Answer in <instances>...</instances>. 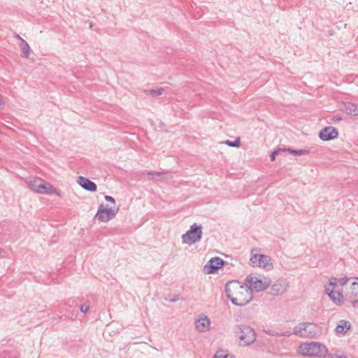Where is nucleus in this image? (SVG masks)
Returning <instances> with one entry per match:
<instances>
[{
  "label": "nucleus",
  "mask_w": 358,
  "mask_h": 358,
  "mask_svg": "<svg viewBox=\"0 0 358 358\" xmlns=\"http://www.w3.org/2000/svg\"><path fill=\"white\" fill-rule=\"evenodd\" d=\"M119 211L118 206H113L108 208V205L104 206L103 203L99 205L95 217L103 222H108L113 219Z\"/></svg>",
  "instance_id": "obj_6"
},
{
  "label": "nucleus",
  "mask_w": 358,
  "mask_h": 358,
  "mask_svg": "<svg viewBox=\"0 0 358 358\" xmlns=\"http://www.w3.org/2000/svg\"><path fill=\"white\" fill-rule=\"evenodd\" d=\"M258 266L266 268L268 270L272 268L273 265L271 263V257L265 255L259 256Z\"/></svg>",
  "instance_id": "obj_16"
},
{
  "label": "nucleus",
  "mask_w": 358,
  "mask_h": 358,
  "mask_svg": "<svg viewBox=\"0 0 358 358\" xmlns=\"http://www.w3.org/2000/svg\"><path fill=\"white\" fill-rule=\"evenodd\" d=\"M332 120L334 121H341L342 120V118L340 116L335 115V116H334Z\"/></svg>",
  "instance_id": "obj_36"
},
{
  "label": "nucleus",
  "mask_w": 358,
  "mask_h": 358,
  "mask_svg": "<svg viewBox=\"0 0 358 358\" xmlns=\"http://www.w3.org/2000/svg\"><path fill=\"white\" fill-rule=\"evenodd\" d=\"M245 281L249 283L248 287L250 288L252 292V290L259 292L266 289L271 282L268 279L265 278L264 280H262L252 275H248L245 278Z\"/></svg>",
  "instance_id": "obj_7"
},
{
  "label": "nucleus",
  "mask_w": 358,
  "mask_h": 358,
  "mask_svg": "<svg viewBox=\"0 0 358 358\" xmlns=\"http://www.w3.org/2000/svg\"><path fill=\"white\" fill-rule=\"evenodd\" d=\"M42 186L44 187V189H43V190H44V192H40L41 194H51L56 192L55 188L50 184L42 183Z\"/></svg>",
  "instance_id": "obj_25"
},
{
  "label": "nucleus",
  "mask_w": 358,
  "mask_h": 358,
  "mask_svg": "<svg viewBox=\"0 0 358 358\" xmlns=\"http://www.w3.org/2000/svg\"><path fill=\"white\" fill-rule=\"evenodd\" d=\"M282 150H283V149H280V148H279V149H276V150H275L274 151H273V152H271V155H270L271 161H272V162H273V161H274V160H275V155H276L278 152H283V151H282Z\"/></svg>",
  "instance_id": "obj_30"
},
{
  "label": "nucleus",
  "mask_w": 358,
  "mask_h": 358,
  "mask_svg": "<svg viewBox=\"0 0 358 358\" xmlns=\"http://www.w3.org/2000/svg\"><path fill=\"white\" fill-rule=\"evenodd\" d=\"M105 199H106V201H107L108 202L115 203V199L111 196H108V195L105 196Z\"/></svg>",
  "instance_id": "obj_34"
},
{
  "label": "nucleus",
  "mask_w": 358,
  "mask_h": 358,
  "mask_svg": "<svg viewBox=\"0 0 358 358\" xmlns=\"http://www.w3.org/2000/svg\"><path fill=\"white\" fill-rule=\"evenodd\" d=\"M214 358H236L234 355H230L224 350H218L214 355Z\"/></svg>",
  "instance_id": "obj_24"
},
{
  "label": "nucleus",
  "mask_w": 358,
  "mask_h": 358,
  "mask_svg": "<svg viewBox=\"0 0 358 358\" xmlns=\"http://www.w3.org/2000/svg\"><path fill=\"white\" fill-rule=\"evenodd\" d=\"M146 173L148 176H151L152 177L150 178V180L155 181H162L164 180V176H165V173L164 172H157V171H146Z\"/></svg>",
  "instance_id": "obj_22"
},
{
  "label": "nucleus",
  "mask_w": 358,
  "mask_h": 358,
  "mask_svg": "<svg viewBox=\"0 0 358 358\" xmlns=\"http://www.w3.org/2000/svg\"><path fill=\"white\" fill-rule=\"evenodd\" d=\"M280 336H290L292 335V332L290 331H286L282 333H279Z\"/></svg>",
  "instance_id": "obj_35"
},
{
  "label": "nucleus",
  "mask_w": 358,
  "mask_h": 358,
  "mask_svg": "<svg viewBox=\"0 0 358 358\" xmlns=\"http://www.w3.org/2000/svg\"><path fill=\"white\" fill-rule=\"evenodd\" d=\"M202 234V226L194 223L182 235V243L188 245L196 243L201 241Z\"/></svg>",
  "instance_id": "obj_5"
},
{
  "label": "nucleus",
  "mask_w": 358,
  "mask_h": 358,
  "mask_svg": "<svg viewBox=\"0 0 358 358\" xmlns=\"http://www.w3.org/2000/svg\"><path fill=\"white\" fill-rule=\"evenodd\" d=\"M242 345H249L256 341V334L253 329L246 325H238L235 330Z\"/></svg>",
  "instance_id": "obj_4"
},
{
  "label": "nucleus",
  "mask_w": 358,
  "mask_h": 358,
  "mask_svg": "<svg viewBox=\"0 0 358 358\" xmlns=\"http://www.w3.org/2000/svg\"><path fill=\"white\" fill-rule=\"evenodd\" d=\"M299 348L302 355L309 357H321L327 353L326 346L317 342L301 344Z\"/></svg>",
  "instance_id": "obj_3"
},
{
  "label": "nucleus",
  "mask_w": 358,
  "mask_h": 358,
  "mask_svg": "<svg viewBox=\"0 0 358 358\" xmlns=\"http://www.w3.org/2000/svg\"><path fill=\"white\" fill-rule=\"evenodd\" d=\"M225 144H227V145L230 146V147H238L240 145V138H236L234 141H229V140H227L225 141Z\"/></svg>",
  "instance_id": "obj_27"
},
{
  "label": "nucleus",
  "mask_w": 358,
  "mask_h": 358,
  "mask_svg": "<svg viewBox=\"0 0 358 358\" xmlns=\"http://www.w3.org/2000/svg\"><path fill=\"white\" fill-rule=\"evenodd\" d=\"M308 325L311 326V327L306 328V330L303 331L304 337L313 338L317 334V327L312 323L306 322Z\"/></svg>",
  "instance_id": "obj_20"
},
{
  "label": "nucleus",
  "mask_w": 358,
  "mask_h": 358,
  "mask_svg": "<svg viewBox=\"0 0 358 358\" xmlns=\"http://www.w3.org/2000/svg\"><path fill=\"white\" fill-rule=\"evenodd\" d=\"M289 287V282L286 279L280 278L275 282L271 287V294L273 296L282 294Z\"/></svg>",
  "instance_id": "obj_9"
},
{
  "label": "nucleus",
  "mask_w": 358,
  "mask_h": 358,
  "mask_svg": "<svg viewBox=\"0 0 358 358\" xmlns=\"http://www.w3.org/2000/svg\"><path fill=\"white\" fill-rule=\"evenodd\" d=\"M19 46L22 51V57L27 58L29 56L31 50L29 44L24 40H22V42L19 44Z\"/></svg>",
  "instance_id": "obj_21"
},
{
  "label": "nucleus",
  "mask_w": 358,
  "mask_h": 358,
  "mask_svg": "<svg viewBox=\"0 0 358 358\" xmlns=\"http://www.w3.org/2000/svg\"><path fill=\"white\" fill-rule=\"evenodd\" d=\"M210 322L208 317L206 315L199 317L196 322V329L199 332H205L210 328Z\"/></svg>",
  "instance_id": "obj_14"
},
{
  "label": "nucleus",
  "mask_w": 358,
  "mask_h": 358,
  "mask_svg": "<svg viewBox=\"0 0 358 358\" xmlns=\"http://www.w3.org/2000/svg\"><path fill=\"white\" fill-rule=\"evenodd\" d=\"M356 279L357 281L352 282L349 287L348 282L352 280L351 278L345 277L338 280L339 284L343 287L342 292L355 308L358 306V278Z\"/></svg>",
  "instance_id": "obj_2"
},
{
  "label": "nucleus",
  "mask_w": 358,
  "mask_h": 358,
  "mask_svg": "<svg viewBox=\"0 0 358 358\" xmlns=\"http://www.w3.org/2000/svg\"><path fill=\"white\" fill-rule=\"evenodd\" d=\"M224 263L225 262L218 257L211 258L203 266V271L207 274L214 273L222 268Z\"/></svg>",
  "instance_id": "obj_8"
},
{
  "label": "nucleus",
  "mask_w": 358,
  "mask_h": 358,
  "mask_svg": "<svg viewBox=\"0 0 358 358\" xmlns=\"http://www.w3.org/2000/svg\"><path fill=\"white\" fill-rule=\"evenodd\" d=\"M64 312L62 313L61 317H65L69 320H73L77 316L78 309H77V303L74 301V300H69L66 302V307L65 310H63Z\"/></svg>",
  "instance_id": "obj_11"
},
{
  "label": "nucleus",
  "mask_w": 358,
  "mask_h": 358,
  "mask_svg": "<svg viewBox=\"0 0 358 358\" xmlns=\"http://www.w3.org/2000/svg\"><path fill=\"white\" fill-rule=\"evenodd\" d=\"M325 291L332 301L336 305L343 303V295L341 292H336L333 288L325 287Z\"/></svg>",
  "instance_id": "obj_13"
},
{
  "label": "nucleus",
  "mask_w": 358,
  "mask_h": 358,
  "mask_svg": "<svg viewBox=\"0 0 358 358\" xmlns=\"http://www.w3.org/2000/svg\"><path fill=\"white\" fill-rule=\"evenodd\" d=\"M338 136V130L334 127H325L319 133V137L324 141L335 139Z\"/></svg>",
  "instance_id": "obj_10"
},
{
  "label": "nucleus",
  "mask_w": 358,
  "mask_h": 358,
  "mask_svg": "<svg viewBox=\"0 0 358 358\" xmlns=\"http://www.w3.org/2000/svg\"><path fill=\"white\" fill-rule=\"evenodd\" d=\"M42 182L43 180L40 178H34V180H30L29 182V187L30 189L37 193L44 192V190H43L44 187L42 186Z\"/></svg>",
  "instance_id": "obj_15"
},
{
  "label": "nucleus",
  "mask_w": 358,
  "mask_h": 358,
  "mask_svg": "<svg viewBox=\"0 0 358 358\" xmlns=\"http://www.w3.org/2000/svg\"><path fill=\"white\" fill-rule=\"evenodd\" d=\"M78 183L85 190L89 192H96L97 186L95 182L84 176H79Z\"/></svg>",
  "instance_id": "obj_12"
},
{
  "label": "nucleus",
  "mask_w": 358,
  "mask_h": 358,
  "mask_svg": "<svg viewBox=\"0 0 358 358\" xmlns=\"http://www.w3.org/2000/svg\"><path fill=\"white\" fill-rule=\"evenodd\" d=\"M16 38L19 39L21 42H22V40H24L22 38L20 37V35L18 34H15V36Z\"/></svg>",
  "instance_id": "obj_37"
},
{
  "label": "nucleus",
  "mask_w": 358,
  "mask_h": 358,
  "mask_svg": "<svg viewBox=\"0 0 358 358\" xmlns=\"http://www.w3.org/2000/svg\"><path fill=\"white\" fill-rule=\"evenodd\" d=\"M264 331L266 334L272 336H280V334L278 332H276V331L271 330V329H264Z\"/></svg>",
  "instance_id": "obj_31"
},
{
  "label": "nucleus",
  "mask_w": 358,
  "mask_h": 358,
  "mask_svg": "<svg viewBox=\"0 0 358 358\" xmlns=\"http://www.w3.org/2000/svg\"><path fill=\"white\" fill-rule=\"evenodd\" d=\"M350 329V324L344 320L340 321L336 326L335 331L338 334H345Z\"/></svg>",
  "instance_id": "obj_17"
},
{
  "label": "nucleus",
  "mask_w": 358,
  "mask_h": 358,
  "mask_svg": "<svg viewBox=\"0 0 358 358\" xmlns=\"http://www.w3.org/2000/svg\"><path fill=\"white\" fill-rule=\"evenodd\" d=\"M170 301L175 302V301H176V299H171Z\"/></svg>",
  "instance_id": "obj_38"
},
{
  "label": "nucleus",
  "mask_w": 358,
  "mask_h": 358,
  "mask_svg": "<svg viewBox=\"0 0 358 358\" xmlns=\"http://www.w3.org/2000/svg\"><path fill=\"white\" fill-rule=\"evenodd\" d=\"M345 108L347 113L353 116L358 115V103L348 102L345 103Z\"/></svg>",
  "instance_id": "obj_18"
},
{
  "label": "nucleus",
  "mask_w": 358,
  "mask_h": 358,
  "mask_svg": "<svg viewBox=\"0 0 358 358\" xmlns=\"http://www.w3.org/2000/svg\"><path fill=\"white\" fill-rule=\"evenodd\" d=\"M340 278L337 279L336 278H332L329 280V284L327 287H329L330 288H333V289H334V287L336 286V285L337 284V282L339 283V280Z\"/></svg>",
  "instance_id": "obj_28"
},
{
  "label": "nucleus",
  "mask_w": 358,
  "mask_h": 358,
  "mask_svg": "<svg viewBox=\"0 0 358 358\" xmlns=\"http://www.w3.org/2000/svg\"><path fill=\"white\" fill-rule=\"evenodd\" d=\"M310 327V326L308 325L306 322L300 323L299 325L294 327L293 334L299 337H304L303 331L306 330V328Z\"/></svg>",
  "instance_id": "obj_19"
},
{
  "label": "nucleus",
  "mask_w": 358,
  "mask_h": 358,
  "mask_svg": "<svg viewBox=\"0 0 358 358\" xmlns=\"http://www.w3.org/2000/svg\"><path fill=\"white\" fill-rule=\"evenodd\" d=\"M260 254H255L252 255L250 258V261L252 262V264L255 266H258L259 263V256H260Z\"/></svg>",
  "instance_id": "obj_29"
},
{
  "label": "nucleus",
  "mask_w": 358,
  "mask_h": 358,
  "mask_svg": "<svg viewBox=\"0 0 358 358\" xmlns=\"http://www.w3.org/2000/svg\"><path fill=\"white\" fill-rule=\"evenodd\" d=\"M164 91V90L163 88L160 87V88H157V90L152 89V90H145V93L150 94L153 96H157L162 95L163 94Z\"/></svg>",
  "instance_id": "obj_26"
},
{
  "label": "nucleus",
  "mask_w": 358,
  "mask_h": 358,
  "mask_svg": "<svg viewBox=\"0 0 358 358\" xmlns=\"http://www.w3.org/2000/svg\"><path fill=\"white\" fill-rule=\"evenodd\" d=\"M282 151L283 152L287 151L288 152H289L291 154H293L294 155H299V156L306 155L309 152V150H306V149L295 150V149H292V148H287V149H283Z\"/></svg>",
  "instance_id": "obj_23"
},
{
  "label": "nucleus",
  "mask_w": 358,
  "mask_h": 358,
  "mask_svg": "<svg viewBox=\"0 0 358 358\" xmlns=\"http://www.w3.org/2000/svg\"><path fill=\"white\" fill-rule=\"evenodd\" d=\"M80 310L83 313H87L89 310V306L87 304H82L79 307Z\"/></svg>",
  "instance_id": "obj_32"
},
{
  "label": "nucleus",
  "mask_w": 358,
  "mask_h": 358,
  "mask_svg": "<svg viewBox=\"0 0 358 358\" xmlns=\"http://www.w3.org/2000/svg\"><path fill=\"white\" fill-rule=\"evenodd\" d=\"M227 297L236 306H243L252 299V294L248 285L238 280L229 281L225 285Z\"/></svg>",
  "instance_id": "obj_1"
},
{
  "label": "nucleus",
  "mask_w": 358,
  "mask_h": 358,
  "mask_svg": "<svg viewBox=\"0 0 358 358\" xmlns=\"http://www.w3.org/2000/svg\"><path fill=\"white\" fill-rule=\"evenodd\" d=\"M328 358H346L345 355H338V354H329Z\"/></svg>",
  "instance_id": "obj_33"
}]
</instances>
